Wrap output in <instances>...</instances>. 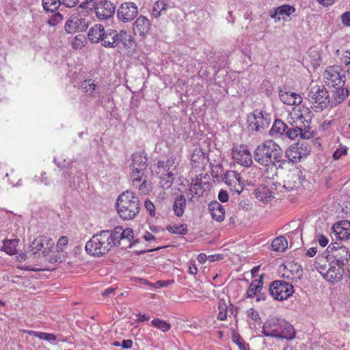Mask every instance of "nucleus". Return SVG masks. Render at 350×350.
<instances>
[{"label": "nucleus", "instance_id": "obj_1", "mask_svg": "<svg viewBox=\"0 0 350 350\" xmlns=\"http://www.w3.org/2000/svg\"><path fill=\"white\" fill-rule=\"evenodd\" d=\"M280 146L273 140H267L258 145L254 150V161L264 167V176L273 179L277 176V163L284 161Z\"/></svg>", "mask_w": 350, "mask_h": 350}, {"label": "nucleus", "instance_id": "obj_2", "mask_svg": "<svg viewBox=\"0 0 350 350\" xmlns=\"http://www.w3.org/2000/svg\"><path fill=\"white\" fill-rule=\"evenodd\" d=\"M262 333L265 336L292 340L295 337L293 326L282 319L269 318L262 326Z\"/></svg>", "mask_w": 350, "mask_h": 350}, {"label": "nucleus", "instance_id": "obj_3", "mask_svg": "<svg viewBox=\"0 0 350 350\" xmlns=\"http://www.w3.org/2000/svg\"><path fill=\"white\" fill-rule=\"evenodd\" d=\"M116 246L111 230H102L86 243L85 251L93 256H102Z\"/></svg>", "mask_w": 350, "mask_h": 350}, {"label": "nucleus", "instance_id": "obj_4", "mask_svg": "<svg viewBox=\"0 0 350 350\" xmlns=\"http://www.w3.org/2000/svg\"><path fill=\"white\" fill-rule=\"evenodd\" d=\"M141 204L135 193L131 190L122 192L116 202L117 211L124 220L134 219L139 213Z\"/></svg>", "mask_w": 350, "mask_h": 350}, {"label": "nucleus", "instance_id": "obj_5", "mask_svg": "<svg viewBox=\"0 0 350 350\" xmlns=\"http://www.w3.org/2000/svg\"><path fill=\"white\" fill-rule=\"evenodd\" d=\"M308 98L312 108L317 112H321L327 108L330 103V98L324 85L314 86L308 94Z\"/></svg>", "mask_w": 350, "mask_h": 350}, {"label": "nucleus", "instance_id": "obj_6", "mask_svg": "<svg viewBox=\"0 0 350 350\" xmlns=\"http://www.w3.org/2000/svg\"><path fill=\"white\" fill-rule=\"evenodd\" d=\"M304 118V116H301L299 122L294 121L293 123L291 124V126H288L284 137L291 139H295L297 137H300L302 139L312 138L314 132L311 131V128L308 125H306L303 120Z\"/></svg>", "mask_w": 350, "mask_h": 350}, {"label": "nucleus", "instance_id": "obj_7", "mask_svg": "<svg viewBox=\"0 0 350 350\" xmlns=\"http://www.w3.org/2000/svg\"><path fill=\"white\" fill-rule=\"evenodd\" d=\"M269 293L274 299L282 301L287 299L293 295L294 287L288 282L275 280L270 284Z\"/></svg>", "mask_w": 350, "mask_h": 350}, {"label": "nucleus", "instance_id": "obj_8", "mask_svg": "<svg viewBox=\"0 0 350 350\" xmlns=\"http://www.w3.org/2000/svg\"><path fill=\"white\" fill-rule=\"evenodd\" d=\"M248 129L251 131L261 132L267 129L270 124L268 114L263 113L262 111L255 110L248 116Z\"/></svg>", "mask_w": 350, "mask_h": 350}, {"label": "nucleus", "instance_id": "obj_9", "mask_svg": "<svg viewBox=\"0 0 350 350\" xmlns=\"http://www.w3.org/2000/svg\"><path fill=\"white\" fill-rule=\"evenodd\" d=\"M138 14L137 5L132 2H125L120 5L117 11L118 19L123 23L133 20Z\"/></svg>", "mask_w": 350, "mask_h": 350}, {"label": "nucleus", "instance_id": "obj_10", "mask_svg": "<svg viewBox=\"0 0 350 350\" xmlns=\"http://www.w3.org/2000/svg\"><path fill=\"white\" fill-rule=\"evenodd\" d=\"M67 33H72L76 31H85L88 27V22L79 14H72L65 25Z\"/></svg>", "mask_w": 350, "mask_h": 350}, {"label": "nucleus", "instance_id": "obj_11", "mask_svg": "<svg viewBox=\"0 0 350 350\" xmlns=\"http://www.w3.org/2000/svg\"><path fill=\"white\" fill-rule=\"evenodd\" d=\"M340 70L339 66L330 67L324 72L323 77L327 85L334 88L344 87L345 77L340 75Z\"/></svg>", "mask_w": 350, "mask_h": 350}, {"label": "nucleus", "instance_id": "obj_12", "mask_svg": "<svg viewBox=\"0 0 350 350\" xmlns=\"http://www.w3.org/2000/svg\"><path fill=\"white\" fill-rule=\"evenodd\" d=\"M232 154L233 159L243 166L249 167L253 163L252 154L245 145L233 148Z\"/></svg>", "mask_w": 350, "mask_h": 350}, {"label": "nucleus", "instance_id": "obj_13", "mask_svg": "<svg viewBox=\"0 0 350 350\" xmlns=\"http://www.w3.org/2000/svg\"><path fill=\"white\" fill-rule=\"evenodd\" d=\"M96 16L100 19H107L115 14L116 6L109 1H100L94 6Z\"/></svg>", "mask_w": 350, "mask_h": 350}, {"label": "nucleus", "instance_id": "obj_14", "mask_svg": "<svg viewBox=\"0 0 350 350\" xmlns=\"http://www.w3.org/2000/svg\"><path fill=\"white\" fill-rule=\"evenodd\" d=\"M225 183L229 186L230 190L237 195H239L243 189L241 176L235 171H230L225 174Z\"/></svg>", "mask_w": 350, "mask_h": 350}, {"label": "nucleus", "instance_id": "obj_15", "mask_svg": "<svg viewBox=\"0 0 350 350\" xmlns=\"http://www.w3.org/2000/svg\"><path fill=\"white\" fill-rule=\"evenodd\" d=\"M332 232L339 240H347L350 238V221L342 220L332 226Z\"/></svg>", "mask_w": 350, "mask_h": 350}, {"label": "nucleus", "instance_id": "obj_16", "mask_svg": "<svg viewBox=\"0 0 350 350\" xmlns=\"http://www.w3.org/2000/svg\"><path fill=\"white\" fill-rule=\"evenodd\" d=\"M113 240L115 241L116 246L120 245V241L128 240L131 241L133 238V231L130 228L123 229L120 226H118L111 230Z\"/></svg>", "mask_w": 350, "mask_h": 350}, {"label": "nucleus", "instance_id": "obj_17", "mask_svg": "<svg viewBox=\"0 0 350 350\" xmlns=\"http://www.w3.org/2000/svg\"><path fill=\"white\" fill-rule=\"evenodd\" d=\"M342 266H339L337 262H332L331 264H329V268L323 273L324 278L329 281H339L342 277V273L341 271V268Z\"/></svg>", "mask_w": 350, "mask_h": 350}, {"label": "nucleus", "instance_id": "obj_18", "mask_svg": "<svg viewBox=\"0 0 350 350\" xmlns=\"http://www.w3.org/2000/svg\"><path fill=\"white\" fill-rule=\"evenodd\" d=\"M150 29V21L144 16H139L133 24V30L135 34L144 36Z\"/></svg>", "mask_w": 350, "mask_h": 350}, {"label": "nucleus", "instance_id": "obj_19", "mask_svg": "<svg viewBox=\"0 0 350 350\" xmlns=\"http://www.w3.org/2000/svg\"><path fill=\"white\" fill-rule=\"evenodd\" d=\"M334 88L335 90L333 92L332 97L330 98L329 103L332 107H336L338 105L342 103L349 94L347 88L340 86Z\"/></svg>", "mask_w": 350, "mask_h": 350}, {"label": "nucleus", "instance_id": "obj_20", "mask_svg": "<svg viewBox=\"0 0 350 350\" xmlns=\"http://www.w3.org/2000/svg\"><path fill=\"white\" fill-rule=\"evenodd\" d=\"M147 166V158L144 152H137L132 155V162L129 165L130 168L146 170Z\"/></svg>", "mask_w": 350, "mask_h": 350}, {"label": "nucleus", "instance_id": "obj_21", "mask_svg": "<svg viewBox=\"0 0 350 350\" xmlns=\"http://www.w3.org/2000/svg\"><path fill=\"white\" fill-rule=\"evenodd\" d=\"M333 257L336 259L339 266H344L350 258V253L347 247L338 246L336 250H334L333 252Z\"/></svg>", "mask_w": 350, "mask_h": 350}, {"label": "nucleus", "instance_id": "obj_22", "mask_svg": "<svg viewBox=\"0 0 350 350\" xmlns=\"http://www.w3.org/2000/svg\"><path fill=\"white\" fill-rule=\"evenodd\" d=\"M254 195L257 200L265 203L271 202L274 198L273 192L266 186H260L256 188Z\"/></svg>", "mask_w": 350, "mask_h": 350}, {"label": "nucleus", "instance_id": "obj_23", "mask_svg": "<svg viewBox=\"0 0 350 350\" xmlns=\"http://www.w3.org/2000/svg\"><path fill=\"white\" fill-rule=\"evenodd\" d=\"M208 210L213 219L217 221H221L224 219L225 211L223 206L217 201L211 202L208 204Z\"/></svg>", "mask_w": 350, "mask_h": 350}, {"label": "nucleus", "instance_id": "obj_24", "mask_svg": "<svg viewBox=\"0 0 350 350\" xmlns=\"http://www.w3.org/2000/svg\"><path fill=\"white\" fill-rule=\"evenodd\" d=\"M118 31L114 29H107L105 31V36L103 39V46L107 48H114L118 46Z\"/></svg>", "mask_w": 350, "mask_h": 350}, {"label": "nucleus", "instance_id": "obj_25", "mask_svg": "<svg viewBox=\"0 0 350 350\" xmlns=\"http://www.w3.org/2000/svg\"><path fill=\"white\" fill-rule=\"evenodd\" d=\"M262 275H260L258 279H256L252 281L246 291L245 297L247 298H254L258 292L262 291Z\"/></svg>", "mask_w": 350, "mask_h": 350}, {"label": "nucleus", "instance_id": "obj_26", "mask_svg": "<svg viewBox=\"0 0 350 350\" xmlns=\"http://www.w3.org/2000/svg\"><path fill=\"white\" fill-rule=\"evenodd\" d=\"M208 161L206 153L200 148H196L191 157V162L194 167L206 164Z\"/></svg>", "mask_w": 350, "mask_h": 350}, {"label": "nucleus", "instance_id": "obj_27", "mask_svg": "<svg viewBox=\"0 0 350 350\" xmlns=\"http://www.w3.org/2000/svg\"><path fill=\"white\" fill-rule=\"evenodd\" d=\"M186 208V199L184 195L177 196L173 204L172 209L174 214L178 217L183 216Z\"/></svg>", "mask_w": 350, "mask_h": 350}, {"label": "nucleus", "instance_id": "obj_28", "mask_svg": "<svg viewBox=\"0 0 350 350\" xmlns=\"http://www.w3.org/2000/svg\"><path fill=\"white\" fill-rule=\"evenodd\" d=\"M286 129H288V125L281 120L277 119L274 121L273 124L269 131V134L273 137H283L285 135Z\"/></svg>", "mask_w": 350, "mask_h": 350}, {"label": "nucleus", "instance_id": "obj_29", "mask_svg": "<svg viewBox=\"0 0 350 350\" xmlns=\"http://www.w3.org/2000/svg\"><path fill=\"white\" fill-rule=\"evenodd\" d=\"M118 45L121 43L124 47L131 49L134 46V42L131 34L124 30H121L118 33Z\"/></svg>", "mask_w": 350, "mask_h": 350}, {"label": "nucleus", "instance_id": "obj_30", "mask_svg": "<svg viewBox=\"0 0 350 350\" xmlns=\"http://www.w3.org/2000/svg\"><path fill=\"white\" fill-rule=\"evenodd\" d=\"M102 31H103V25L100 24L94 25L90 29L88 36L92 43L99 42Z\"/></svg>", "mask_w": 350, "mask_h": 350}, {"label": "nucleus", "instance_id": "obj_31", "mask_svg": "<svg viewBox=\"0 0 350 350\" xmlns=\"http://www.w3.org/2000/svg\"><path fill=\"white\" fill-rule=\"evenodd\" d=\"M68 253L64 250L56 249V252L46 258V260L51 264L62 263L66 260Z\"/></svg>", "mask_w": 350, "mask_h": 350}, {"label": "nucleus", "instance_id": "obj_32", "mask_svg": "<svg viewBox=\"0 0 350 350\" xmlns=\"http://www.w3.org/2000/svg\"><path fill=\"white\" fill-rule=\"evenodd\" d=\"M18 242V239L5 240L2 246V250L10 256L14 255L17 252L16 247Z\"/></svg>", "mask_w": 350, "mask_h": 350}, {"label": "nucleus", "instance_id": "obj_33", "mask_svg": "<svg viewBox=\"0 0 350 350\" xmlns=\"http://www.w3.org/2000/svg\"><path fill=\"white\" fill-rule=\"evenodd\" d=\"M164 163V166L167 167V180H166V183H168L169 185H167V187H169L171 186V184L173 183L174 178H173V171L176 170V165L175 164V159L170 158L168 159L165 161H162Z\"/></svg>", "mask_w": 350, "mask_h": 350}, {"label": "nucleus", "instance_id": "obj_34", "mask_svg": "<svg viewBox=\"0 0 350 350\" xmlns=\"http://www.w3.org/2000/svg\"><path fill=\"white\" fill-rule=\"evenodd\" d=\"M293 144L301 158L310 154L311 145L308 142L304 141V139L299 141L297 143H294Z\"/></svg>", "mask_w": 350, "mask_h": 350}, {"label": "nucleus", "instance_id": "obj_35", "mask_svg": "<svg viewBox=\"0 0 350 350\" xmlns=\"http://www.w3.org/2000/svg\"><path fill=\"white\" fill-rule=\"evenodd\" d=\"M295 11V8L289 5H283L276 8L273 13L270 14L272 18H277L278 15H286L289 16L293 12Z\"/></svg>", "mask_w": 350, "mask_h": 350}, {"label": "nucleus", "instance_id": "obj_36", "mask_svg": "<svg viewBox=\"0 0 350 350\" xmlns=\"http://www.w3.org/2000/svg\"><path fill=\"white\" fill-rule=\"evenodd\" d=\"M288 242L284 237H278L275 238L271 243V247L273 251L283 252L287 248Z\"/></svg>", "mask_w": 350, "mask_h": 350}, {"label": "nucleus", "instance_id": "obj_37", "mask_svg": "<svg viewBox=\"0 0 350 350\" xmlns=\"http://www.w3.org/2000/svg\"><path fill=\"white\" fill-rule=\"evenodd\" d=\"M285 157L288 159V161L297 163L300 161L301 157L295 148L294 144H292L288 148L285 152Z\"/></svg>", "mask_w": 350, "mask_h": 350}, {"label": "nucleus", "instance_id": "obj_38", "mask_svg": "<svg viewBox=\"0 0 350 350\" xmlns=\"http://www.w3.org/2000/svg\"><path fill=\"white\" fill-rule=\"evenodd\" d=\"M42 3L45 11L53 12L62 3L60 0H42Z\"/></svg>", "mask_w": 350, "mask_h": 350}, {"label": "nucleus", "instance_id": "obj_39", "mask_svg": "<svg viewBox=\"0 0 350 350\" xmlns=\"http://www.w3.org/2000/svg\"><path fill=\"white\" fill-rule=\"evenodd\" d=\"M131 170V178L132 179V185L133 187L135 186L136 184L139 183L142 180H144L146 177H144V170H135L134 168H130Z\"/></svg>", "mask_w": 350, "mask_h": 350}, {"label": "nucleus", "instance_id": "obj_40", "mask_svg": "<svg viewBox=\"0 0 350 350\" xmlns=\"http://www.w3.org/2000/svg\"><path fill=\"white\" fill-rule=\"evenodd\" d=\"M164 163L161 161H159L157 163V167L156 172L159 176V178L163 181V185L166 186L168 185V183H166V180H167V167H165Z\"/></svg>", "mask_w": 350, "mask_h": 350}, {"label": "nucleus", "instance_id": "obj_41", "mask_svg": "<svg viewBox=\"0 0 350 350\" xmlns=\"http://www.w3.org/2000/svg\"><path fill=\"white\" fill-rule=\"evenodd\" d=\"M96 84L92 79L85 80L82 82L81 88L82 90L89 96H92L96 90Z\"/></svg>", "mask_w": 350, "mask_h": 350}, {"label": "nucleus", "instance_id": "obj_42", "mask_svg": "<svg viewBox=\"0 0 350 350\" xmlns=\"http://www.w3.org/2000/svg\"><path fill=\"white\" fill-rule=\"evenodd\" d=\"M44 245V239L42 237L36 238L31 243L29 250L36 254L38 251H40Z\"/></svg>", "mask_w": 350, "mask_h": 350}, {"label": "nucleus", "instance_id": "obj_43", "mask_svg": "<svg viewBox=\"0 0 350 350\" xmlns=\"http://www.w3.org/2000/svg\"><path fill=\"white\" fill-rule=\"evenodd\" d=\"M167 230L172 234H185L187 232V226L186 224L168 226Z\"/></svg>", "mask_w": 350, "mask_h": 350}, {"label": "nucleus", "instance_id": "obj_44", "mask_svg": "<svg viewBox=\"0 0 350 350\" xmlns=\"http://www.w3.org/2000/svg\"><path fill=\"white\" fill-rule=\"evenodd\" d=\"M151 324L152 326L159 329L164 332L168 331L171 327L170 324L160 319H153L151 321Z\"/></svg>", "mask_w": 350, "mask_h": 350}, {"label": "nucleus", "instance_id": "obj_45", "mask_svg": "<svg viewBox=\"0 0 350 350\" xmlns=\"http://www.w3.org/2000/svg\"><path fill=\"white\" fill-rule=\"evenodd\" d=\"M232 340L236 343L239 348V350H247V345L245 342L244 340L241 336L233 331Z\"/></svg>", "mask_w": 350, "mask_h": 350}, {"label": "nucleus", "instance_id": "obj_46", "mask_svg": "<svg viewBox=\"0 0 350 350\" xmlns=\"http://www.w3.org/2000/svg\"><path fill=\"white\" fill-rule=\"evenodd\" d=\"M279 96L282 102L286 105H291L293 102L292 92L280 90Z\"/></svg>", "mask_w": 350, "mask_h": 350}, {"label": "nucleus", "instance_id": "obj_47", "mask_svg": "<svg viewBox=\"0 0 350 350\" xmlns=\"http://www.w3.org/2000/svg\"><path fill=\"white\" fill-rule=\"evenodd\" d=\"M219 312L217 318L219 320L224 321L227 317V305L224 300H220L218 305Z\"/></svg>", "mask_w": 350, "mask_h": 350}, {"label": "nucleus", "instance_id": "obj_48", "mask_svg": "<svg viewBox=\"0 0 350 350\" xmlns=\"http://www.w3.org/2000/svg\"><path fill=\"white\" fill-rule=\"evenodd\" d=\"M44 239V244L46 246H44V250L42 252V256L45 258H47L49 256L50 250L54 246V242L51 239H48L46 237H42Z\"/></svg>", "mask_w": 350, "mask_h": 350}, {"label": "nucleus", "instance_id": "obj_49", "mask_svg": "<svg viewBox=\"0 0 350 350\" xmlns=\"http://www.w3.org/2000/svg\"><path fill=\"white\" fill-rule=\"evenodd\" d=\"M164 5L165 4L163 2H157L152 8L151 16L154 18L160 16L163 11Z\"/></svg>", "mask_w": 350, "mask_h": 350}, {"label": "nucleus", "instance_id": "obj_50", "mask_svg": "<svg viewBox=\"0 0 350 350\" xmlns=\"http://www.w3.org/2000/svg\"><path fill=\"white\" fill-rule=\"evenodd\" d=\"M134 187L138 189L139 191L142 194H146L149 191V185L148 184L146 178L139 183L136 184Z\"/></svg>", "mask_w": 350, "mask_h": 350}, {"label": "nucleus", "instance_id": "obj_51", "mask_svg": "<svg viewBox=\"0 0 350 350\" xmlns=\"http://www.w3.org/2000/svg\"><path fill=\"white\" fill-rule=\"evenodd\" d=\"M190 190L193 192L195 195H201L202 193V184L201 182L196 181L191 183Z\"/></svg>", "mask_w": 350, "mask_h": 350}, {"label": "nucleus", "instance_id": "obj_52", "mask_svg": "<svg viewBox=\"0 0 350 350\" xmlns=\"http://www.w3.org/2000/svg\"><path fill=\"white\" fill-rule=\"evenodd\" d=\"M63 20V16L59 12L55 13L53 15L51 16L49 20V23L51 25L55 26L58 23L61 22Z\"/></svg>", "mask_w": 350, "mask_h": 350}, {"label": "nucleus", "instance_id": "obj_53", "mask_svg": "<svg viewBox=\"0 0 350 350\" xmlns=\"http://www.w3.org/2000/svg\"><path fill=\"white\" fill-rule=\"evenodd\" d=\"M247 316L254 321L258 322L260 320V317L258 312L255 310L254 308H250L247 310Z\"/></svg>", "mask_w": 350, "mask_h": 350}, {"label": "nucleus", "instance_id": "obj_54", "mask_svg": "<svg viewBox=\"0 0 350 350\" xmlns=\"http://www.w3.org/2000/svg\"><path fill=\"white\" fill-rule=\"evenodd\" d=\"M344 64L348 66L347 72L350 74V51H346L341 58Z\"/></svg>", "mask_w": 350, "mask_h": 350}, {"label": "nucleus", "instance_id": "obj_55", "mask_svg": "<svg viewBox=\"0 0 350 350\" xmlns=\"http://www.w3.org/2000/svg\"><path fill=\"white\" fill-rule=\"evenodd\" d=\"M347 148L346 147H340L336 149L333 154V158L335 160L339 159L342 155L347 154Z\"/></svg>", "mask_w": 350, "mask_h": 350}, {"label": "nucleus", "instance_id": "obj_56", "mask_svg": "<svg viewBox=\"0 0 350 350\" xmlns=\"http://www.w3.org/2000/svg\"><path fill=\"white\" fill-rule=\"evenodd\" d=\"M68 244V238L66 236H62L57 241L56 249L64 250V247Z\"/></svg>", "mask_w": 350, "mask_h": 350}, {"label": "nucleus", "instance_id": "obj_57", "mask_svg": "<svg viewBox=\"0 0 350 350\" xmlns=\"http://www.w3.org/2000/svg\"><path fill=\"white\" fill-rule=\"evenodd\" d=\"M144 206L146 210L149 212L150 215L151 216H154L155 211L154 205L153 204V203L150 200H146L144 202Z\"/></svg>", "mask_w": 350, "mask_h": 350}, {"label": "nucleus", "instance_id": "obj_58", "mask_svg": "<svg viewBox=\"0 0 350 350\" xmlns=\"http://www.w3.org/2000/svg\"><path fill=\"white\" fill-rule=\"evenodd\" d=\"M26 332L28 333L31 336L37 337L42 340H45V337H46V332H36V331H32V330L27 331Z\"/></svg>", "mask_w": 350, "mask_h": 350}, {"label": "nucleus", "instance_id": "obj_59", "mask_svg": "<svg viewBox=\"0 0 350 350\" xmlns=\"http://www.w3.org/2000/svg\"><path fill=\"white\" fill-rule=\"evenodd\" d=\"M341 18L343 25L350 26V11L343 13Z\"/></svg>", "mask_w": 350, "mask_h": 350}, {"label": "nucleus", "instance_id": "obj_60", "mask_svg": "<svg viewBox=\"0 0 350 350\" xmlns=\"http://www.w3.org/2000/svg\"><path fill=\"white\" fill-rule=\"evenodd\" d=\"M293 102L291 105H298L302 102V98L299 94L292 92Z\"/></svg>", "mask_w": 350, "mask_h": 350}, {"label": "nucleus", "instance_id": "obj_61", "mask_svg": "<svg viewBox=\"0 0 350 350\" xmlns=\"http://www.w3.org/2000/svg\"><path fill=\"white\" fill-rule=\"evenodd\" d=\"M218 199L221 202H226L228 200V194L226 191L221 190L218 194Z\"/></svg>", "mask_w": 350, "mask_h": 350}, {"label": "nucleus", "instance_id": "obj_62", "mask_svg": "<svg viewBox=\"0 0 350 350\" xmlns=\"http://www.w3.org/2000/svg\"><path fill=\"white\" fill-rule=\"evenodd\" d=\"M318 242L321 247H325L327 245L329 241L328 239L323 234L318 236Z\"/></svg>", "mask_w": 350, "mask_h": 350}, {"label": "nucleus", "instance_id": "obj_63", "mask_svg": "<svg viewBox=\"0 0 350 350\" xmlns=\"http://www.w3.org/2000/svg\"><path fill=\"white\" fill-rule=\"evenodd\" d=\"M62 3L67 8H73L77 4L78 0H62Z\"/></svg>", "mask_w": 350, "mask_h": 350}, {"label": "nucleus", "instance_id": "obj_64", "mask_svg": "<svg viewBox=\"0 0 350 350\" xmlns=\"http://www.w3.org/2000/svg\"><path fill=\"white\" fill-rule=\"evenodd\" d=\"M224 259V255L221 254H213L208 256V260L211 262L221 260Z\"/></svg>", "mask_w": 350, "mask_h": 350}]
</instances>
